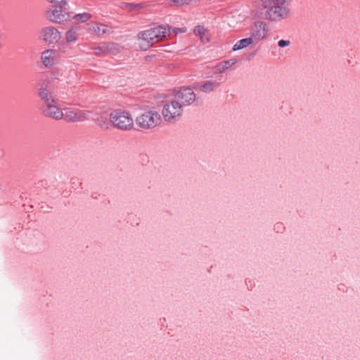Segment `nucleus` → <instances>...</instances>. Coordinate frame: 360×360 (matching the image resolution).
<instances>
[{"label": "nucleus", "instance_id": "obj_6", "mask_svg": "<svg viewBox=\"0 0 360 360\" xmlns=\"http://www.w3.org/2000/svg\"><path fill=\"white\" fill-rule=\"evenodd\" d=\"M49 1L53 4L49 15L52 22L61 23L67 19V17H70L65 8L67 4L66 0H49Z\"/></svg>", "mask_w": 360, "mask_h": 360}, {"label": "nucleus", "instance_id": "obj_2", "mask_svg": "<svg viewBox=\"0 0 360 360\" xmlns=\"http://www.w3.org/2000/svg\"><path fill=\"white\" fill-rule=\"evenodd\" d=\"M167 35V28L165 26H157L139 32L138 39H142L146 44L140 45L142 50H147L153 44L165 39Z\"/></svg>", "mask_w": 360, "mask_h": 360}, {"label": "nucleus", "instance_id": "obj_11", "mask_svg": "<svg viewBox=\"0 0 360 360\" xmlns=\"http://www.w3.org/2000/svg\"><path fill=\"white\" fill-rule=\"evenodd\" d=\"M52 103H55V101L52 99L51 103H50L48 95L46 94V116L55 120L63 118V111L56 105L52 104Z\"/></svg>", "mask_w": 360, "mask_h": 360}, {"label": "nucleus", "instance_id": "obj_14", "mask_svg": "<svg viewBox=\"0 0 360 360\" xmlns=\"http://www.w3.org/2000/svg\"><path fill=\"white\" fill-rule=\"evenodd\" d=\"M88 30L98 36H101L106 33L107 30L105 25L103 24H98L95 22H91L87 24Z\"/></svg>", "mask_w": 360, "mask_h": 360}, {"label": "nucleus", "instance_id": "obj_9", "mask_svg": "<svg viewBox=\"0 0 360 360\" xmlns=\"http://www.w3.org/2000/svg\"><path fill=\"white\" fill-rule=\"evenodd\" d=\"M176 98L180 100L183 105H190L194 102L196 96L192 88L189 86H183L175 94Z\"/></svg>", "mask_w": 360, "mask_h": 360}, {"label": "nucleus", "instance_id": "obj_29", "mask_svg": "<svg viewBox=\"0 0 360 360\" xmlns=\"http://www.w3.org/2000/svg\"><path fill=\"white\" fill-rule=\"evenodd\" d=\"M44 103L41 105H39V109L41 110L42 114L45 113V108H44Z\"/></svg>", "mask_w": 360, "mask_h": 360}, {"label": "nucleus", "instance_id": "obj_26", "mask_svg": "<svg viewBox=\"0 0 360 360\" xmlns=\"http://www.w3.org/2000/svg\"><path fill=\"white\" fill-rule=\"evenodd\" d=\"M98 124L101 127L102 129H109V123L106 120H98Z\"/></svg>", "mask_w": 360, "mask_h": 360}, {"label": "nucleus", "instance_id": "obj_3", "mask_svg": "<svg viewBox=\"0 0 360 360\" xmlns=\"http://www.w3.org/2000/svg\"><path fill=\"white\" fill-rule=\"evenodd\" d=\"M110 122L114 127L122 131H129L134 127V120L131 115L124 110H115L111 112Z\"/></svg>", "mask_w": 360, "mask_h": 360}, {"label": "nucleus", "instance_id": "obj_8", "mask_svg": "<svg viewBox=\"0 0 360 360\" xmlns=\"http://www.w3.org/2000/svg\"><path fill=\"white\" fill-rule=\"evenodd\" d=\"M268 32L266 24L263 21H255L250 27V34L252 40H262L266 38Z\"/></svg>", "mask_w": 360, "mask_h": 360}, {"label": "nucleus", "instance_id": "obj_20", "mask_svg": "<svg viewBox=\"0 0 360 360\" xmlns=\"http://www.w3.org/2000/svg\"><path fill=\"white\" fill-rule=\"evenodd\" d=\"M91 14L89 13H83L75 15L72 17V19L77 22H86L91 18Z\"/></svg>", "mask_w": 360, "mask_h": 360}, {"label": "nucleus", "instance_id": "obj_27", "mask_svg": "<svg viewBox=\"0 0 360 360\" xmlns=\"http://www.w3.org/2000/svg\"><path fill=\"white\" fill-rule=\"evenodd\" d=\"M290 43V42L289 40L281 39L280 41H278V45L279 47L283 48V47L289 46Z\"/></svg>", "mask_w": 360, "mask_h": 360}, {"label": "nucleus", "instance_id": "obj_17", "mask_svg": "<svg viewBox=\"0 0 360 360\" xmlns=\"http://www.w3.org/2000/svg\"><path fill=\"white\" fill-rule=\"evenodd\" d=\"M219 86V83L212 81H206L200 86V91L202 92L208 93L214 91Z\"/></svg>", "mask_w": 360, "mask_h": 360}, {"label": "nucleus", "instance_id": "obj_28", "mask_svg": "<svg viewBox=\"0 0 360 360\" xmlns=\"http://www.w3.org/2000/svg\"><path fill=\"white\" fill-rule=\"evenodd\" d=\"M39 39L45 41V28H42L40 31Z\"/></svg>", "mask_w": 360, "mask_h": 360}, {"label": "nucleus", "instance_id": "obj_30", "mask_svg": "<svg viewBox=\"0 0 360 360\" xmlns=\"http://www.w3.org/2000/svg\"><path fill=\"white\" fill-rule=\"evenodd\" d=\"M178 30H180L181 32H184L185 30H181V29H177Z\"/></svg>", "mask_w": 360, "mask_h": 360}, {"label": "nucleus", "instance_id": "obj_18", "mask_svg": "<svg viewBox=\"0 0 360 360\" xmlns=\"http://www.w3.org/2000/svg\"><path fill=\"white\" fill-rule=\"evenodd\" d=\"M102 49L105 51L107 53H115L119 51L118 45L113 42L103 44Z\"/></svg>", "mask_w": 360, "mask_h": 360}, {"label": "nucleus", "instance_id": "obj_22", "mask_svg": "<svg viewBox=\"0 0 360 360\" xmlns=\"http://www.w3.org/2000/svg\"><path fill=\"white\" fill-rule=\"evenodd\" d=\"M193 32L195 35L199 36L201 40L203 41V37L207 32L203 26L198 25L195 27Z\"/></svg>", "mask_w": 360, "mask_h": 360}, {"label": "nucleus", "instance_id": "obj_15", "mask_svg": "<svg viewBox=\"0 0 360 360\" xmlns=\"http://www.w3.org/2000/svg\"><path fill=\"white\" fill-rule=\"evenodd\" d=\"M254 42L252 40V38L250 37L242 39L239 41H238L233 46V51H238L243 49H245L252 44Z\"/></svg>", "mask_w": 360, "mask_h": 360}, {"label": "nucleus", "instance_id": "obj_12", "mask_svg": "<svg viewBox=\"0 0 360 360\" xmlns=\"http://www.w3.org/2000/svg\"><path fill=\"white\" fill-rule=\"evenodd\" d=\"M60 39V34L57 29L51 26H46V42L55 43Z\"/></svg>", "mask_w": 360, "mask_h": 360}, {"label": "nucleus", "instance_id": "obj_7", "mask_svg": "<svg viewBox=\"0 0 360 360\" xmlns=\"http://www.w3.org/2000/svg\"><path fill=\"white\" fill-rule=\"evenodd\" d=\"M162 113L165 121L174 122L183 113L182 105L177 101H172L164 105Z\"/></svg>", "mask_w": 360, "mask_h": 360}, {"label": "nucleus", "instance_id": "obj_21", "mask_svg": "<svg viewBox=\"0 0 360 360\" xmlns=\"http://www.w3.org/2000/svg\"><path fill=\"white\" fill-rule=\"evenodd\" d=\"M66 40L68 42H75L76 41V40L77 39V32H76V30H74L73 28L69 30L67 32H66Z\"/></svg>", "mask_w": 360, "mask_h": 360}, {"label": "nucleus", "instance_id": "obj_10", "mask_svg": "<svg viewBox=\"0 0 360 360\" xmlns=\"http://www.w3.org/2000/svg\"><path fill=\"white\" fill-rule=\"evenodd\" d=\"M64 120L67 122H80L85 120V113L80 110H72L71 108H64L63 110Z\"/></svg>", "mask_w": 360, "mask_h": 360}, {"label": "nucleus", "instance_id": "obj_4", "mask_svg": "<svg viewBox=\"0 0 360 360\" xmlns=\"http://www.w3.org/2000/svg\"><path fill=\"white\" fill-rule=\"evenodd\" d=\"M60 61V54L52 49H46V83L54 82L58 80L59 69L54 66Z\"/></svg>", "mask_w": 360, "mask_h": 360}, {"label": "nucleus", "instance_id": "obj_24", "mask_svg": "<svg viewBox=\"0 0 360 360\" xmlns=\"http://www.w3.org/2000/svg\"><path fill=\"white\" fill-rule=\"evenodd\" d=\"M171 1L177 6H181L184 5H188L191 2V0H171Z\"/></svg>", "mask_w": 360, "mask_h": 360}, {"label": "nucleus", "instance_id": "obj_1", "mask_svg": "<svg viewBox=\"0 0 360 360\" xmlns=\"http://www.w3.org/2000/svg\"><path fill=\"white\" fill-rule=\"evenodd\" d=\"M262 6L266 8L264 15L266 19L279 22L287 19L290 15V9L287 6L288 0H261Z\"/></svg>", "mask_w": 360, "mask_h": 360}, {"label": "nucleus", "instance_id": "obj_5", "mask_svg": "<svg viewBox=\"0 0 360 360\" xmlns=\"http://www.w3.org/2000/svg\"><path fill=\"white\" fill-rule=\"evenodd\" d=\"M136 124L143 129H153L162 122L160 115L155 111H146L136 117Z\"/></svg>", "mask_w": 360, "mask_h": 360}, {"label": "nucleus", "instance_id": "obj_23", "mask_svg": "<svg viewBox=\"0 0 360 360\" xmlns=\"http://www.w3.org/2000/svg\"><path fill=\"white\" fill-rule=\"evenodd\" d=\"M37 66L39 70H41L44 69V68L45 66V51L41 53V62H37Z\"/></svg>", "mask_w": 360, "mask_h": 360}, {"label": "nucleus", "instance_id": "obj_19", "mask_svg": "<svg viewBox=\"0 0 360 360\" xmlns=\"http://www.w3.org/2000/svg\"><path fill=\"white\" fill-rule=\"evenodd\" d=\"M122 8L128 11H139L143 8V5L141 4L134 3H123Z\"/></svg>", "mask_w": 360, "mask_h": 360}, {"label": "nucleus", "instance_id": "obj_25", "mask_svg": "<svg viewBox=\"0 0 360 360\" xmlns=\"http://www.w3.org/2000/svg\"><path fill=\"white\" fill-rule=\"evenodd\" d=\"M101 48H103V44L100 45L98 47L94 48V53L97 56H103V55L107 54V53H105V51H104Z\"/></svg>", "mask_w": 360, "mask_h": 360}, {"label": "nucleus", "instance_id": "obj_16", "mask_svg": "<svg viewBox=\"0 0 360 360\" xmlns=\"http://www.w3.org/2000/svg\"><path fill=\"white\" fill-rule=\"evenodd\" d=\"M236 62H237V60L235 58H232V59H230L228 60H224V61L220 62L216 65V67H215L216 70L219 72H222L224 70H226V69H228L229 68L235 65L236 63Z\"/></svg>", "mask_w": 360, "mask_h": 360}, {"label": "nucleus", "instance_id": "obj_13", "mask_svg": "<svg viewBox=\"0 0 360 360\" xmlns=\"http://www.w3.org/2000/svg\"><path fill=\"white\" fill-rule=\"evenodd\" d=\"M44 79L43 72H40L36 76L34 86L39 88L38 94L41 100L45 102V89L44 88Z\"/></svg>", "mask_w": 360, "mask_h": 360}]
</instances>
